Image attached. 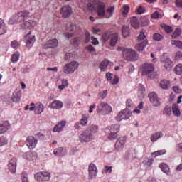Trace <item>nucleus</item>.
I'll list each match as a JSON object with an SVG mask.
<instances>
[{
	"label": "nucleus",
	"mask_w": 182,
	"mask_h": 182,
	"mask_svg": "<svg viewBox=\"0 0 182 182\" xmlns=\"http://www.w3.org/2000/svg\"><path fill=\"white\" fill-rule=\"evenodd\" d=\"M95 11L100 18H105L109 19V18H112V16H113L114 6H110L106 11V4L102 1H100L95 5Z\"/></svg>",
	"instance_id": "obj_1"
},
{
	"label": "nucleus",
	"mask_w": 182,
	"mask_h": 182,
	"mask_svg": "<svg viewBox=\"0 0 182 182\" xmlns=\"http://www.w3.org/2000/svg\"><path fill=\"white\" fill-rule=\"evenodd\" d=\"M29 16V11H22L18 13L14 14L13 16L10 18L9 20V25H15V23H21V22H23V21H26L28 17Z\"/></svg>",
	"instance_id": "obj_2"
},
{
	"label": "nucleus",
	"mask_w": 182,
	"mask_h": 182,
	"mask_svg": "<svg viewBox=\"0 0 182 182\" xmlns=\"http://www.w3.org/2000/svg\"><path fill=\"white\" fill-rule=\"evenodd\" d=\"M117 50L119 52L120 51L122 52V55L124 59H126V60H129L131 62L137 60V54H136V51H134L132 48H124L119 47L117 48Z\"/></svg>",
	"instance_id": "obj_3"
},
{
	"label": "nucleus",
	"mask_w": 182,
	"mask_h": 182,
	"mask_svg": "<svg viewBox=\"0 0 182 182\" xmlns=\"http://www.w3.org/2000/svg\"><path fill=\"white\" fill-rule=\"evenodd\" d=\"M141 72L143 76H147L149 79H153L154 77V65L149 63L143 64Z\"/></svg>",
	"instance_id": "obj_4"
},
{
	"label": "nucleus",
	"mask_w": 182,
	"mask_h": 182,
	"mask_svg": "<svg viewBox=\"0 0 182 182\" xmlns=\"http://www.w3.org/2000/svg\"><path fill=\"white\" fill-rule=\"evenodd\" d=\"M104 130L105 133H107V130H109V140H116L117 139V134L120 132V125L119 124H112Z\"/></svg>",
	"instance_id": "obj_5"
},
{
	"label": "nucleus",
	"mask_w": 182,
	"mask_h": 182,
	"mask_svg": "<svg viewBox=\"0 0 182 182\" xmlns=\"http://www.w3.org/2000/svg\"><path fill=\"white\" fill-rule=\"evenodd\" d=\"M112 106H110L107 102H100L97 107V114H102V116H106L112 113Z\"/></svg>",
	"instance_id": "obj_6"
},
{
	"label": "nucleus",
	"mask_w": 182,
	"mask_h": 182,
	"mask_svg": "<svg viewBox=\"0 0 182 182\" xmlns=\"http://www.w3.org/2000/svg\"><path fill=\"white\" fill-rule=\"evenodd\" d=\"M79 68V63L76 61H71L64 65L63 72L65 75H72Z\"/></svg>",
	"instance_id": "obj_7"
},
{
	"label": "nucleus",
	"mask_w": 182,
	"mask_h": 182,
	"mask_svg": "<svg viewBox=\"0 0 182 182\" xmlns=\"http://www.w3.org/2000/svg\"><path fill=\"white\" fill-rule=\"evenodd\" d=\"M102 41H104L105 42H107V41H109L110 46L113 47V46H116L119 37L117 33H112L110 35L105 33L102 35Z\"/></svg>",
	"instance_id": "obj_8"
},
{
	"label": "nucleus",
	"mask_w": 182,
	"mask_h": 182,
	"mask_svg": "<svg viewBox=\"0 0 182 182\" xmlns=\"http://www.w3.org/2000/svg\"><path fill=\"white\" fill-rule=\"evenodd\" d=\"M92 140H95V136L87 129L84 130L79 136V141L81 143H89Z\"/></svg>",
	"instance_id": "obj_9"
},
{
	"label": "nucleus",
	"mask_w": 182,
	"mask_h": 182,
	"mask_svg": "<svg viewBox=\"0 0 182 182\" xmlns=\"http://www.w3.org/2000/svg\"><path fill=\"white\" fill-rule=\"evenodd\" d=\"M29 110L30 112H35L36 114H41L45 110V105L42 102H38L36 104L31 102Z\"/></svg>",
	"instance_id": "obj_10"
},
{
	"label": "nucleus",
	"mask_w": 182,
	"mask_h": 182,
	"mask_svg": "<svg viewBox=\"0 0 182 182\" xmlns=\"http://www.w3.org/2000/svg\"><path fill=\"white\" fill-rule=\"evenodd\" d=\"M34 178L38 182L49 181L50 180V173L46 171L38 172L35 174Z\"/></svg>",
	"instance_id": "obj_11"
},
{
	"label": "nucleus",
	"mask_w": 182,
	"mask_h": 182,
	"mask_svg": "<svg viewBox=\"0 0 182 182\" xmlns=\"http://www.w3.org/2000/svg\"><path fill=\"white\" fill-rule=\"evenodd\" d=\"M26 144L27 147L30 149V150H33V149H35L38 144V139L33 136H30L27 137Z\"/></svg>",
	"instance_id": "obj_12"
},
{
	"label": "nucleus",
	"mask_w": 182,
	"mask_h": 182,
	"mask_svg": "<svg viewBox=\"0 0 182 182\" xmlns=\"http://www.w3.org/2000/svg\"><path fill=\"white\" fill-rule=\"evenodd\" d=\"M26 48H31L35 43V36H31V31L24 37Z\"/></svg>",
	"instance_id": "obj_13"
},
{
	"label": "nucleus",
	"mask_w": 182,
	"mask_h": 182,
	"mask_svg": "<svg viewBox=\"0 0 182 182\" xmlns=\"http://www.w3.org/2000/svg\"><path fill=\"white\" fill-rule=\"evenodd\" d=\"M88 171H89V179L93 180V178H96V176H97V167L95 164H90L88 166Z\"/></svg>",
	"instance_id": "obj_14"
},
{
	"label": "nucleus",
	"mask_w": 182,
	"mask_h": 182,
	"mask_svg": "<svg viewBox=\"0 0 182 182\" xmlns=\"http://www.w3.org/2000/svg\"><path fill=\"white\" fill-rule=\"evenodd\" d=\"M148 97L149 98V100L151 103H152L153 106L155 107L160 106V100L159 99V97H157V94H156V92L149 93Z\"/></svg>",
	"instance_id": "obj_15"
},
{
	"label": "nucleus",
	"mask_w": 182,
	"mask_h": 182,
	"mask_svg": "<svg viewBox=\"0 0 182 182\" xmlns=\"http://www.w3.org/2000/svg\"><path fill=\"white\" fill-rule=\"evenodd\" d=\"M148 97L149 98V100L151 103H152L153 106L155 107L160 106V100L159 99V97H157V94H156V92L149 93Z\"/></svg>",
	"instance_id": "obj_16"
},
{
	"label": "nucleus",
	"mask_w": 182,
	"mask_h": 182,
	"mask_svg": "<svg viewBox=\"0 0 182 182\" xmlns=\"http://www.w3.org/2000/svg\"><path fill=\"white\" fill-rule=\"evenodd\" d=\"M124 144H126V138H119L115 143V150H117V151H120V150H123Z\"/></svg>",
	"instance_id": "obj_17"
},
{
	"label": "nucleus",
	"mask_w": 182,
	"mask_h": 182,
	"mask_svg": "<svg viewBox=\"0 0 182 182\" xmlns=\"http://www.w3.org/2000/svg\"><path fill=\"white\" fill-rule=\"evenodd\" d=\"M49 107L50 109H53L55 110H60V109H62V107H63V102H62L61 101H59L58 100H55L51 103H50Z\"/></svg>",
	"instance_id": "obj_18"
},
{
	"label": "nucleus",
	"mask_w": 182,
	"mask_h": 182,
	"mask_svg": "<svg viewBox=\"0 0 182 182\" xmlns=\"http://www.w3.org/2000/svg\"><path fill=\"white\" fill-rule=\"evenodd\" d=\"M36 25H38V23H36V21L33 20H29L21 24V29H23V30L29 29L31 28H34V26H36Z\"/></svg>",
	"instance_id": "obj_19"
},
{
	"label": "nucleus",
	"mask_w": 182,
	"mask_h": 182,
	"mask_svg": "<svg viewBox=\"0 0 182 182\" xmlns=\"http://www.w3.org/2000/svg\"><path fill=\"white\" fill-rule=\"evenodd\" d=\"M60 14L63 18H68V16H70L72 14V7L68 5L64 6L61 9Z\"/></svg>",
	"instance_id": "obj_20"
},
{
	"label": "nucleus",
	"mask_w": 182,
	"mask_h": 182,
	"mask_svg": "<svg viewBox=\"0 0 182 182\" xmlns=\"http://www.w3.org/2000/svg\"><path fill=\"white\" fill-rule=\"evenodd\" d=\"M11 129V124L9 122L5 121L2 123H0V134H5Z\"/></svg>",
	"instance_id": "obj_21"
},
{
	"label": "nucleus",
	"mask_w": 182,
	"mask_h": 182,
	"mask_svg": "<svg viewBox=\"0 0 182 182\" xmlns=\"http://www.w3.org/2000/svg\"><path fill=\"white\" fill-rule=\"evenodd\" d=\"M161 62L164 63V68L166 69V70H170V69H171V64L173 62H171L168 58L163 55L161 57Z\"/></svg>",
	"instance_id": "obj_22"
},
{
	"label": "nucleus",
	"mask_w": 182,
	"mask_h": 182,
	"mask_svg": "<svg viewBox=\"0 0 182 182\" xmlns=\"http://www.w3.org/2000/svg\"><path fill=\"white\" fill-rule=\"evenodd\" d=\"M16 161H17L16 159L15 158H13L9 161V164H8L9 170L12 173L16 171Z\"/></svg>",
	"instance_id": "obj_23"
},
{
	"label": "nucleus",
	"mask_w": 182,
	"mask_h": 182,
	"mask_svg": "<svg viewBox=\"0 0 182 182\" xmlns=\"http://www.w3.org/2000/svg\"><path fill=\"white\" fill-rule=\"evenodd\" d=\"M149 45V41L147 39L144 40L142 42L139 43L135 46V49L138 50V52H143L146 46Z\"/></svg>",
	"instance_id": "obj_24"
},
{
	"label": "nucleus",
	"mask_w": 182,
	"mask_h": 182,
	"mask_svg": "<svg viewBox=\"0 0 182 182\" xmlns=\"http://www.w3.org/2000/svg\"><path fill=\"white\" fill-rule=\"evenodd\" d=\"M124 160H134L136 159V152L133 149L127 151L124 155Z\"/></svg>",
	"instance_id": "obj_25"
},
{
	"label": "nucleus",
	"mask_w": 182,
	"mask_h": 182,
	"mask_svg": "<svg viewBox=\"0 0 182 182\" xmlns=\"http://www.w3.org/2000/svg\"><path fill=\"white\" fill-rule=\"evenodd\" d=\"M22 96V92L21 91L16 90L13 92L11 96V100L14 103H18L21 100V97Z\"/></svg>",
	"instance_id": "obj_26"
},
{
	"label": "nucleus",
	"mask_w": 182,
	"mask_h": 182,
	"mask_svg": "<svg viewBox=\"0 0 182 182\" xmlns=\"http://www.w3.org/2000/svg\"><path fill=\"white\" fill-rule=\"evenodd\" d=\"M23 157L26 159V160H35L36 157H38V154L35 151L26 152L23 154Z\"/></svg>",
	"instance_id": "obj_27"
},
{
	"label": "nucleus",
	"mask_w": 182,
	"mask_h": 182,
	"mask_svg": "<svg viewBox=\"0 0 182 182\" xmlns=\"http://www.w3.org/2000/svg\"><path fill=\"white\" fill-rule=\"evenodd\" d=\"M113 65V63H110V61L105 60L100 63V69L102 72H106L109 68V64Z\"/></svg>",
	"instance_id": "obj_28"
},
{
	"label": "nucleus",
	"mask_w": 182,
	"mask_h": 182,
	"mask_svg": "<svg viewBox=\"0 0 182 182\" xmlns=\"http://www.w3.org/2000/svg\"><path fill=\"white\" fill-rule=\"evenodd\" d=\"M58 46V40L56 38L49 40L47 41L46 44L44 46L46 49L49 48H56Z\"/></svg>",
	"instance_id": "obj_29"
},
{
	"label": "nucleus",
	"mask_w": 182,
	"mask_h": 182,
	"mask_svg": "<svg viewBox=\"0 0 182 182\" xmlns=\"http://www.w3.org/2000/svg\"><path fill=\"white\" fill-rule=\"evenodd\" d=\"M170 85H171V82H170V80H162L159 83V86L161 89H163L164 90H167V89H169Z\"/></svg>",
	"instance_id": "obj_30"
},
{
	"label": "nucleus",
	"mask_w": 182,
	"mask_h": 182,
	"mask_svg": "<svg viewBox=\"0 0 182 182\" xmlns=\"http://www.w3.org/2000/svg\"><path fill=\"white\" fill-rule=\"evenodd\" d=\"M65 126H66V122L61 121L60 122H58V124L54 127L53 132H58L59 133L63 130Z\"/></svg>",
	"instance_id": "obj_31"
},
{
	"label": "nucleus",
	"mask_w": 182,
	"mask_h": 182,
	"mask_svg": "<svg viewBox=\"0 0 182 182\" xmlns=\"http://www.w3.org/2000/svg\"><path fill=\"white\" fill-rule=\"evenodd\" d=\"M55 156H58V157H62L66 154V149L60 147L54 150Z\"/></svg>",
	"instance_id": "obj_32"
},
{
	"label": "nucleus",
	"mask_w": 182,
	"mask_h": 182,
	"mask_svg": "<svg viewBox=\"0 0 182 182\" xmlns=\"http://www.w3.org/2000/svg\"><path fill=\"white\" fill-rule=\"evenodd\" d=\"M86 130L88 131L90 134H92V136H95V134L99 132V127L92 124Z\"/></svg>",
	"instance_id": "obj_33"
},
{
	"label": "nucleus",
	"mask_w": 182,
	"mask_h": 182,
	"mask_svg": "<svg viewBox=\"0 0 182 182\" xmlns=\"http://www.w3.org/2000/svg\"><path fill=\"white\" fill-rule=\"evenodd\" d=\"M121 113L122 114L123 120H128V119H130V117L132 116V112H130L129 109H125L121 111Z\"/></svg>",
	"instance_id": "obj_34"
},
{
	"label": "nucleus",
	"mask_w": 182,
	"mask_h": 182,
	"mask_svg": "<svg viewBox=\"0 0 182 182\" xmlns=\"http://www.w3.org/2000/svg\"><path fill=\"white\" fill-rule=\"evenodd\" d=\"M64 52H65V60H73V59H75V53L72 51L68 52L66 49L64 50Z\"/></svg>",
	"instance_id": "obj_35"
},
{
	"label": "nucleus",
	"mask_w": 182,
	"mask_h": 182,
	"mask_svg": "<svg viewBox=\"0 0 182 182\" xmlns=\"http://www.w3.org/2000/svg\"><path fill=\"white\" fill-rule=\"evenodd\" d=\"M159 167L162 170V171L165 173V174H166L167 176H169L170 167L168 166V165H167V164L162 163L159 165Z\"/></svg>",
	"instance_id": "obj_36"
},
{
	"label": "nucleus",
	"mask_w": 182,
	"mask_h": 182,
	"mask_svg": "<svg viewBox=\"0 0 182 182\" xmlns=\"http://www.w3.org/2000/svg\"><path fill=\"white\" fill-rule=\"evenodd\" d=\"M130 21L132 28H134V29H139L140 28V24H139V20L136 17H132Z\"/></svg>",
	"instance_id": "obj_37"
},
{
	"label": "nucleus",
	"mask_w": 182,
	"mask_h": 182,
	"mask_svg": "<svg viewBox=\"0 0 182 182\" xmlns=\"http://www.w3.org/2000/svg\"><path fill=\"white\" fill-rule=\"evenodd\" d=\"M172 112L173 113V116H176V117H180V116H181V112L180 111V109H178V105H173Z\"/></svg>",
	"instance_id": "obj_38"
},
{
	"label": "nucleus",
	"mask_w": 182,
	"mask_h": 182,
	"mask_svg": "<svg viewBox=\"0 0 182 182\" xmlns=\"http://www.w3.org/2000/svg\"><path fill=\"white\" fill-rule=\"evenodd\" d=\"M4 33H6V25L4 20L0 18V35H4Z\"/></svg>",
	"instance_id": "obj_39"
},
{
	"label": "nucleus",
	"mask_w": 182,
	"mask_h": 182,
	"mask_svg": "<svg viewBox=\"0 0 182 182\" xmlns=\"http://www.w3.org/2000/svg\"><path fill=\"white\" fill-rule=\"evenodd\" d=\"M161 137H163V132H156L151 137V141H157V140H159V139H161Z\"/></svg>",
	"instance_id": "obj_40"
},
{
	"label": "nucleus",
	"mask_w": 182,
	"mask_h": 182,
	"mask_svg": "<svg viewBox=\"0 0 182 182\" xmlns=\"http://www.w3.org/2000/svg\"><path fill=\"white\" fill-rule=\"evenodd\" d=\"M130 35V31L129 29V26H123L122 27V36L123 38H127Z\"/></svg>",
	"instance_id": "obj_41"
},
{
	"label": "nucleus",
	"mask_w": 182,
	"mask_h": 182,
	"mask_svg": "<svg viewBox=\"0 0 182 182\" xmlns=\"http://www.w3.org/2000/svg\"><path fill=\"white\" fill-rule=\"evenodd\" d=\"M87 122H89V117L85 114H82V119L80 120V124H81V126H86Z\"/></svg>",
	"instance_id": "obj_42"
},
{
	"label": "nucleus",
	"mask_w": 182,
	"mask_h": 182,
	"mask_svg": "<svg viewBox=\"0 0 182 182\" xmlns=\"http://www.w3.org/2000/svg\"><path fill=\"white\" fill-rule=\"evenodd\" d=\"M163 154H166V149L158 150L151 154L153 157H158V156H163Z\"/></svg>",
	"instance_id": "obj_43"
},
{
	"label": "nucleus",
	"mask_w": 182,
	"mask_h": 182,
	"mask_svg": "<svg viewBox=\"0 0 182 182\" xmlns=\"http://www.w3.org/2000/svg\"><path fill=\"white\" fill-rule=\"evenodd\" d=\"M171 45H173V46H176V48H178V49H182V41H177V40H172L171 41Z\"/></svg>",
	"instance_id": "obj_44"
},
{
	"label": "nucleus",
	"mask_w": 182,
	"mask_h": 182,
	"mask_svg": "<svg viewBox=\"0 0 182 182\" xmlns=\"http://www.w3.org/2000/svg\"><path fill=\"white\" fill-rule=\"evenodd\" d=\"M6 144H8V138L4 136H0V147L6 146Z\"/></svg>",
	"instance_id": "obj_45"
},
{
	"label": "nucleus",
	"mask_w": 182,
	"mask_h": 182,
	"mask_svg": "<svg viewBox=\"0 0 182 182\" xmlns=\"http://www.w3.org/2000/svg\"><path fill=\"white\" fill-rule=\"evenodd\" d=\"M19 53H14L11 56V62H13V63H16V62L19 60Z\"/></svg>",
	"instance_id": "obj_46"
},
{
	"label": "nucleus",
	"mask_w": 182,
	"mask_h": 182,
	"mask_svg": "<svg viewBox=\"0 0 182 182\" xmlns=\"http://www.w3.org/2000/svg\"><path fill=\"white\" fill-rule=\"evenodd\" d=\"M180 35H181V30L180 28H176L172 34L171 37L173 39H177Z\"/></svg>",
	"instance_id": "obj_47"
},
{
	"label": "nucleus",
	"mask_w": 182,
	"mask_h": 182,
	"mask_svg": "<svg viewBox=\"0 0 182 182\" xmlns=\"http://www.w3.org/2000/svg\"><path fill=\"white\" fill-rule=\"evenodd\" d=\"M164 114L166 116H170L171 114V107L170 105H166L164 109Z\"/></svg>",
	"instance_id": "obj_48"
},
{
	"label": "nucleus",
	"mask_w": 182,
	"mask_h": 182,
	"mask_svg": "<svg viewBox=\"0 0 182 182\" xmlns=\"http://www.w3.org/2000/svg\"><path fill=\"white\" fill-rule=\"evenodd\" d=\"M107 96V90L101 91L98 93V98L103 100Z\"/></svg>",
	"instance_id": "obj_49"
},
{
	"label": "nucleus",
	"mask_w": 182,
	"mask_h": 182,
	"mask_svg": "<svg viewBox=\"0 0 182 182\" xmlns=\"http://www.w3.org/2000/svg\"><path fill=\"white\" fill-rule=\"evenodd\" d=\"M174 70H175V73L176 75H181V73H182V64H178L175 67Z\"/></svg>",
	"instance_id": "obj_50"
},
{
	"label": "nucleus",
	"mask_w": 182,
	"mask_h": 182,
	"mask_svg": "<svg viewBox=\"0 0 182 182\" xmlns=\"http://www.w3.org/2000/svg\"><path fill=\"white\" fill-rule=\"evenodd\" d=\"M141 109H143V102H140L139 106H137L135 108V109L133 111V113H136L137 114H140V113H141V112L140 111L141 110Z\"/></svg>",
	"instance_id": "obj_51"
},
{
	"label": "nucleus",
	"mask_w": 182,
	"mask_h": 182,
	"mask_svg": "<svg viewBox=\"0 0 182 182\" xmlns=\"http://www.w3.org/2000/svg\"><path fill=\"white\" fill-rule=\"evenodd\" d=\"M7 50L6 45L4 43H0V54L4 55V53H6Z\"/></svg>",
	"instance_id": "obj_52"
},
{
	"label": "nucleus",
	"mask_w": 182,
	"mask_h": 182,
	"mask_svg": "<svg viewBox=\"0 0 182 182\" xmlns=\"http://www.w3.org/2000/svg\"><path fill=\"white\" fill-rule=\"evenodd\" d=\"M144 32H146V30H142L140 32L138 36V41H144V39H146L147 36L144 33Z\"/></svg>",
	"instance_id": "obj_53"
},
{
	"label": "nucleus",
	"mask_w": 182,
	"mask_h": 182,
	"mask_svg": "<svg viewBox=\"0 0 182 182\" xmlns=\"http://www.w3.org/2000/svg\"><path fill=\"white\" fill-rule=\"evenodd\" d=\"M163 17V15H161L160 13L156 11L151 15L152 19H160Z\"/></svg>",
	"instance_id": "obj_54"
},
{
	"label": "nucleus",
	"mask_w": 182,
	"mask_h": 182,
	"mask_svg": "<svg viewBox=\"0 0 182 182\" xmlns=\"http://www.w3.org/2000/svg\"><path fill=\"white\" fill-rule=\"evenodd\" d=\"M11 46L14 49H18V48H19V42H18L16 40H14L11 42Z\"/></svg>",
	"instance_id": "obj_55"
},
{
	"label": "nucleus",
	"mask_w": 182,
	"mask_h": 182,
	"mask_svg": "<svg viewBox=\"0 0 182 182\" xmlns=\"http://www.w3.org/2000/svg\"><path fill=\"white\" fill-rule=\"evenodd\" d=\"M164 29L166 33H171L173 32V28L170 26H167L166 24L164 25Z\"/></svg>",
	"instance_id": "obj_56"
},
{
	"label": "nucleus",
	"mask_w": 182,
	"mask_h": 182,
	"mask_svg": "<svg viewBox=\"0 0 182 182\" xmlns=\"http://www.w3.org/2000/svg\"><path fill=\"white\" fill-rule=\"evenodd\" d=\"M153 39L154 41H161L163 39V36H161L160 33H155L153 36Z\"/></svg>",
	"instance_id": "obj_57"
},
{
	"label": "nucleus",
	"mask_w": 182,
	"mask_h": 182,
	"mask_svg": "<svg viewBox=\"0 0 182 182\" xmlns=\"http://www.w3.org/2000/svg\"><path fill=\"white\" fill-rule=\"evenodd\" d=\"M21 181L22 182H29V181L28 179V173L23 172L21 174Z\"/></svg>",
	"instance_id": "obj_58"
},
{
	"label": "nucleus",
	"mask_w": 182,
	"mask_h": 182,
	"mask_svg": "<svg viewBox=\"0 0 182 182\" xmlns=\"http://www.w3.org/2000/svg\"><path fill=\"white\" fill-rule=\"evenodd\" d=\"M75 26L73 23H69L67 25L68 31H75Z\"/></svg>",
	"instance_id": "obj_59"
},
{
	"label": "nucleus",
	"mask_w": 182,
	"mask_h": 182,
	"mask_svg": "<svg viewBox=\"0 0 182 182\" xmlns=\"http://www.w3.org/2000/svg\"><path fill=\"white\" fill-rule=\"evenodd\" d=\"M136 14L138 15H141V14H144V8L143 6H139L136 11Z\"/></svg>",
	"instance_id": "obj_60"
},
{
	"label": "nucleus",
	"mask_w": 182,
	"mask_h": 182,
	"mask_svg": "<svg viewBox=\"0 0 182 182\" xmlns=\"http://www.w3.org/2000/svg\"><path fill=\"white\" fill-rule=\"evenodd\" d=\"M112 166H105V169L102 170V173L107 174V173H112Z\"/></svg>",
	"instance_id": "obj_61"
},
{
	"label": "nucleus",
	"mask_w": 182,
	"mask_h": 182,
	"mask_svg": "<svg viewBox=\"0 0 182 182\" xmlns=\"http://www.w3.org/2000/svg\"><path fill=\"white\" fill-rule=\"evenodd\" d=\"M150 23V21L147 19V18H143L141 19V24L144 26H147Z\"/></svg>",
	"instance_id": "obj_62"
},
{
	"label": "nucleus",
	"mask_w": 182,
	"mask_h": 182,
	"mask_svg": "<svg viewBox=\"0 0 182 182\" xmlns=\"http://www.w3.org/2000/svg\"><path fill=\"white\" fill-rule=\"evenodd\" d=\"M172 89L175 93L180 94L182 92L181 88L178 86H173Z\"/></svg>",
	"instance_id": "obj_63"
},
{
	"label": "nucleus",
	"mask_w": 182,
	"mask_h": 182,
	"mask_svg": "<svg viewBox=\"0 0 182 182\" xmlns=\"http://www.w3.org/2000/svg\"><path fill=\"white\" fill-rule=\"evenodd\" d=\"M176 151H178V153H182V143L176 144Z\"/></svg>",
	"instance_id": "obj_64"
}]
</instances>
